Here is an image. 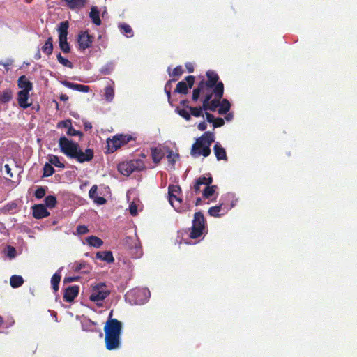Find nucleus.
I'll return each instance as SVG.
<instances>
[{"label": "nucleus", "mask_w": 357, "mask_h": 357, "mask_svg": "<svg viewBox=\"0 0 357 357\" xmlns=\"http://www.w3.org/2000/svg\"><path fill=\"white\" fill-rule=\"evenodd\" d=\"M224 86L219 82L215 86H210L204 80L199 82L198 86L193 90L192 100L197 101L200 94L204 96L203 100V108L204 111H215L220 105V100L222 98Z\"/></svg>", "instance_id": "obj_1"}, {"label": "nucleus", "mask_w": 357, "mask_h": 357, "mask_svg": "<svg viewBox=\"0 0 357 357\" xmlns=\"http://www.w3.org/2000/svg\"><path fill=\"white\" fill-rule=\"evenodd\" d=\"M59 145L62 153L68 158L75 159L80 163L89 162L93 158V149H87L82 151L77 143L69 140L65 137L59 139Z\"/></svg>", "instance_id": "obj_2"}, {"label": "nucleus", "mask_w": 357, "mask_h": 357, "mask_svg": "<svg viewBox=\"0 0 357 357\" xmlns=\"http://www.w3.org/2000/svg\"><path fill=\"white\" fill-rule=\"evenodd\" d=\"M105 333V346L108 350H114L120 347L122 323L116 319L109 318L104 327Z\"/></svg>", "instance_id": "obj_3"}, {"label": "nucleus", "mask_w": 357, "mask_h": 357, "mask_svg": "<svg viewBox=\"0 0 357 357\" xmlns=\"http://www.w3.org/2000/svg\"><path fill=\"white\" fill-rule=\"evenodd\" d=\"M213 141V134L211 132H206L193 144L190 151L192 156L195 158L200 155L204 157L208 156L211 154L210 146Z\"/></svg>", "instance_id": "obj_4"}, {"label": "nucleus", "mask_w": 357, "mask_h": 357, "mask_svg": "<svg viewBox=\"0 0 357 357\" xmlns=\"http://www.w3.org/2000/svg\"><path fill=\"white\" fill-rule=\"evenodd\" d=\"M205 229V220L201 212L195 213L192 220V230L190 234L191 238H197L201 236Z\"/></svg>", "instance_id": "obj_5"}, {"label": "nucleus", "mask_w": 357, "mask_h": 357, "mask_svg": "<svg viewBox=\"0 0 357 357\" xmlns=\"http://www.w3.org/2000/svg\"><path fill=\"white\" fill-rule=\"evenodd\" d=\"M144 168V163L140 160H133L123 162L119 165L118 170L124 176H129L135 171H139Z\"/></svg>", "instance_id": "obj_6"}, {"label": "nucleus", "mask_w": 357, "mask_h": 357, "mask_svg": "<svg viewBox=\"0 0 357 357\" xmlns=\"http://www.w3.org/2000/svg\"><path fill=\"white\" fill-rule=\"evenodd\" d=\"M109 293L110 291L105 283H98L91 286L90 300L93 302L102 301L107 298Z\"/></svg>", "instance_id": "obj_7"}, {"label": "nucleus", "mask_w": 357, "mask_h": 357, "mask_svg": "<svg viewBox=\"0 0 357 357\" xmlns=\"http://www.w3.org/2000/svg\"><path fill=\"white\" fill-rule=\"evenodd\" d=\"M130 296L135 297V304L142 305L149 300L150 296V292L146 289H135L128 294V296Z\"/></svg>", "instance_id": "obj_8"}, {"label": "nucleus", "mask_w": 357, "mask_h": 357, "mask_svg": "<svg viewBox=\"0 0 357 357\" xmlns=\"http://www.w3.org/2000/svg\"><path fill=\"white\" fill-rule=\"evenodd\" d=\"M195 77L192 75L188 76L185 81L178 82L175 89V92L178 93L186 94L188 89H191L193 86Z\"/></svg>", "instance_id": "obj_9"}, {"label": "nucleus", "mask_w": 357, "mask_h": 357, "mask_svg": "<svg viewBox=\"0 0 357 357\" xmlns=\"http://www.w3.org/2000/svg\"><path fill=\"white\" fill-rule=\"evenodd\" d=\"M79 47L82 50L89 48L93 42V38L86 31L82 32L78 37Z\"/></svg>", "instance_id": "obj_10"}, {"label": "nucleus", "mask_w": 357, "mask_h": 357, "mask_svg": "<svg viewBox=\"0 0 357 357\" xmlns=\"http://www.w3.org/2000/svg\"><path fill=\"white\" fill-rule=\"evenodd\" d=\"M29 92L25 91H20L17 93V102L20 107L23 109H26L29 106H31V103L28 102V100L29 98Z\"/></svg>", "instance_id": "obj_11"}, {"label": "nucleus", "mask_w": 357, "mask_h": 357, "mask_svg": "<svg viewBox=\"0 0 357 357\" xmlns=\"http://www.w3.org/2000/svg\"><path fill=\"white\" fill-rule=\"evenodd\" d=\"M78 286H71L67 288L63 294V299L67 302H72L79 293Z\"/></svg>", "instance_id": "obj_12"}, {"label": "nucleus", "mask_w": 357, "mask_h": 357, "mask_svg": "<svg viewBox=\"0 0 357 357\" xmlns=\"http://www.w3.org/2000/svg\"><path fill=\"white\" fill-rule=\"evenodd\" d=\"M49 215L50 213L42 204L36 205L33 207V215L37 219H41L47 217Z\"/></svg>", "instance_id": "obj_13"}, {"label": "nucleus", "mask_w": 357, "mask_h": 357, "mask_svg": "<svg viewBox=\"0 0 357 357\" xmlns=\"http://www.w3.org/2000/svg\"><path fill=\"white\" fill-rule=\"evenodd\" d=\"M98 187L97 185H93L89 192V197L92 199L95 203L98 204H104L106 202V199L104 197L98 196Z\"/></svg>", "instance_id": "obj_14"}, {"label": "nucleus", "mask_w": 357, "mask_h": 357, "mask_svg": "<svg viewBox=\"0 0 357 357\" xmlns=\"http://www.w3.org/2000/svg\"><path fill=\"white\" fill-rule=\"evenodd\" d=\"M17 83L19 88L22 89L21 91H31L32 90L33 86L31 82L24 75L19 77Z\"/></svg>", "instance_id": "obj_15"}, {"label": "nucleus", "mask_w": 357, "mask_h": 357, "mask_svg": "<svg viewBox=\"0 0 357 357\" xmlns=\"http://www.w3.org/2000/svg\"><path fill=\"white\" fill-rule=\"evenodd\" d=\"M213 149L218 160H227L225 149L218 142L215 144Z\"/></svg>", "instance_id": "obj_16"}, {"label": "nucleus", "mask_w": 357, "mask_h": 357, "mask_svg": "<svg viewBox=\"0 0 357 357\" xmlns=\"http://www.w3.org/2000/svg\"><path fill=\"white\" fill-rule=\"evenodd\" d=\"M63 84L70 88V89H74V90H77V91H82V92H88L89 91V87L88 86H86V85H82V84H74V83H72V82H63Z\"/></svg>", "instance_id": "obj_17"}, {"label": "nucleus", "mask_w": 357, "mask_h": 357, "mask_svg": "<svg viewBox=\"0 0 357 357\" xmlns=\"http://www.w3.org/2000/svg\"><path fill=\"white\" fill-rule=\"evenodd\" d=\"M165 153L160 148H151V156L155 163H158L164 157Z\"/></svg>", "instance_id": "obj_18"}, {"label": "nucleus", "mask_w": 357, "mask_h": 357, "mask_svg": "<svg viewBox=\"0 0 357 357\" xmlns=\"http://www.w3.org/2000/svg\"><path fill=\"white\" fill-rule=\"evenodd\" d=\"M70 9L82 8L86 3V0H63Z\"/></svg>", "instance_id": "obj_19"}, {"label": "nucleus", "mask_w": 357, "mask_h": 357, "mask_svg": "<svg viewBox=\"0 0 357 357\" xmlns=\"http://www.w3.org/2000/svg\"><path fill=\"white\" fill-rule=\"evenodd\" d=\"M96 258L109 263L113 262L114 260L112 253L110 251L98 252L96 254Z\"/></svg>", "instance_id": "obj_20"}, {"label": "nucleus", "mask_w": 357, "mask_h": 357, "mask_svg": "<svg viewBox=\"0 0 357 357\" xmlns=\"http://www.w3.org/2000/svg\"><path fill=\"white\" fill-rule=\"evenodd\" d=\"M89 17L96 25H100L101 24L100 13L96 6L91 8Z\"/></svg>", "instance_id": "obj_21"}, {"label": "nucleus", "mask_w": 357, "mask_h": 357, "mask_svg": "<svg viewBox=\"0 0 357 357\" xmlns=\"http://www.w3.org/2000/svg\"><path fill=\"white\" fill-rule=\"evenodd\" d=\"M63 268H60L56 273H54L51 279V284L54 291H57L59 289V284L61 280L60 272Z\"/></svg>", "instance_id": "obj_22"}, {"label": "nucleus", "mask_w": 357, "mask_h": 357, "mask_svg": "<svg viewBox=\"0 0 357 357\" xmlns=\"http://www.w3.org/2000/svg\"><path fill=\"white\" fill-rule=\"evenodd\" d=\"M208 80L205 81L208 85L215 86L218 82V75L213 71H208L206 73Z\"/></svg>", "instance_id": "obj_23"}, {"label": "nucleus", "mask_w": 357, "mask_h": 357, "mask_svg": "<svg viewBox=\"0 0 357 357\" xmlns=\"http://www.w3.org/2000/svg\"><path fill=\"white\" fill-rule=\"evenodd\" d=\"M169 202L176 210L180 211L179 206L181 202V199L178 197V195L169 194Z\"/></svg>", "instance_id": "obj_24"}, {"label": "nucleus", "mask_w": 357, "mask_h": 357, "mask_svg": "<svg viewBox=\"0 0 357 357\" xmlns=\"http://www.w3.org/2000/svg\"><path fill=\"white\" fill-rule=\"evenodd\" d=\"M13 97V93L10 89H6L0 93V102L5 104L8 102Z\"/></svg>", "instance_id": "obj_25"}, {"label": "nucleus", "mask_w": 357, "mask_h": 357, "mask_svg": "<svg viewBox=\"0 0 357 357\" xmlns=\"http://www.w3.org/2000/svg\"><path fill=\"white\" fill-rule=\"evenodd\" d=\"M86 241L90 245L95 248H100L103 243L102 241L100 238L94 236L88 237L86 238Z\"/></svg>", "instance_id": "obj_26"}, {"label": "nucleus", "mask_w": 357, "mask_h": 357, "mask_svg": "<svg viewBox=\"0 0 357 357\" xmlns=\"http://www.w3.org/2000/svg\"><path fill=\"white\" fill-rule=\"evenodd\" d=\"M24 282V280L22 277L20 275H13L10 278V283L12 287L13 288H17L20 287Z\"/></svg>", "instance_id": "obj_27"}, {"label": "nucleus", "mask_w": 357, "mask_h": 357, "mask_svg": "<svg viewBox=\"0 0 357 357\" xmlns=\"http://www.w3.org/2000/svg\"><path fill=\"white\" fill-rule=\"evenodd\" d=\"M43 52L47 55H50L53 50L52 38L50 37L42 47Z\"/></svg>", "instance_id": "obj_28"}, {"label": "nucleus", "mask_w": 357, "mask_h": 357, "mask_svg": "<svg viewBox=\"0 0 357 357\" xmlns=\"http://www.w3.org/2000/svg\"><path fill=\"white\" fill-rule=\"evenodd\" d=\"M220 108L218 113L220 114H226L230 109V103L227 99H223L222 102H220Z\"/></svg>", "instance_id": "obj_29"}, {"label": "nucleus", "mask_w": 357, "mask_h": 357, "mask_svg": "<svg viewBox=\"0 0 357 357\" xmlns=\"http://www.w3.org/2000/svg\"><path fill=\"white\" fill-rule=\"evenodd\" d=\"M48 161L50 164L52 165H54L55 167L64 168V165L62 163L59 157L54 155H48Z\"/></svg>", "instance_id": "obj_30"}, {"label": "nucleus", "mask_w": 357, "mask_h": 357, "mask_svg": "<svg viewBox=\"0 0 357 357\" xmlns=\"http://www.w3.org/2000/svg\"><path fill=\"white\" fill-rule=\"evenodd\" d=\"M69 27V23L68 21L61 22L59 24L58 31L59 35H68V29Z\"/></svg>", "instance_id": "obj_31"}, {"label": "nucleus", "mask_w": 357, "mask_h": 357, "mask_svg": "<svg viewBox=\"0 0 357 357\" xmlns=\"http://www.w3.org/2000/svg\"><path fill=\"white\" fill-rule=\"evenodd\" d=\"M189 111L190 112L191 114L196 117L199 116H204L203 111L204 109L203 108V106L201 107H188Z\"/></svg>", "instance_id": "obj_32"}, {"label": "nucleus", "mask_w": 357, "mask_h": 357, "mask_svg": "<svg viewBox=\"0 0 357 357\" xmlns=\"http://www.w3.org/2000/svg\"><path fill=\"white\" fill-rule=\"evenodd\" d=\"M114 96V89L112 86H108L105 89V98L107 101L111 102Z\"/></svg>", "instance_id": "obj_33"}, {"label": "nucleus", "mask_w": 357, "mask_h": 357, "mask_svg": "<svg viewBox=\"0 0 357 357\" xmlns=\"http://www.w3.org/2000/svg\"><path fill=\"white\" fill-rule=\"evenodd\" d=\"M216 186L215 185H207L204 192H203V196L204 197L208 199L211 197L213 194L215 193Z\"/></svg>", "instance_id": "obj_34"}, {"label": "nucleus", "mask_w": 357, "mask_h": 357, "mask_svg": "<svg viewBox=\"0 0 357 357\" xmlns=\"http://www.w3.org/2000/svg\"><path fill=\"white\" fill-rule=\"evenodd\" d=\"M196 181L198 182V183H200L202 185H209L211 184L213 181V178L211 176H202L199 177Z\"/></svg>", "instance_id": "obj_35"}, {"label": "nucleus", "mask_w": 357, "mask_h": 357, "mask_svg": "<svg viewBox=\"0 0 357 357\" xmlns=\"http://www.w3.org/2000/svg\"><path fill=\"white\" fill-rule=\"evenodd\" d=\"M45 205L49 208H53L55 206L56 203V199L54 196H47L45 199Z\"/></svg>", "instance_id": "obj_36"}, {"label": "nucleus", "mask_w": 357, "mask_h": 357, "mask_svg": "<svg viewBox=\"0 0 357 357\" xmlns=\"http://www.w3.org/2000/svg\"><path fill=\"white\" fill-rule=\"evenodd\" d=\"M221 210H222V205H220V206H215L211 207L208 209V214L211 216L218 217V216H220L219 213L221 211Z\"/></svg>", "instance_id": "obj_37"}, {"label": "nucleus", "mask_w": 357, "mask_h": 357, "mask_svg": "<svg viewBox=\"0 0 357 357\" xmlns=\"http://www.w3.org/2000/svg\"><path fill=\"white\" fill-rule=\"evenodd\" d=\"M43 176H50L52 175L54 172V169L51 164L47 163L43 167Z\"/></svg>", "instance_id": "obj_38"}, {"label": "nucleus", "mask_w": 357, "mask_h": 357, "mask_svg": "<svg viewBox=\"0 0 357 357\" xmlns=\"http://www.w3.org/2000/svg\"><path fill=\"white\" fill-rule=\"evenodd\" d=\"M122 33L127 36H132V29L130 26L128 24H122L120 26Z\"/></svg>", "instance_id": "obj_39"}, {"label": "nucleus", "mask_w": 357, "mask_h": 357, "mask_svg": "<svg viewBox=\"0 0 357 357\" xmlns=\"http://www.w3.org/2000/svg\"><path fill=\"white\" fill-rule=\"evenodd\" d=\"M57 59L60 63L63 65L64 66L69 67L70 68H73V65L70 61H69L67 59H65L61 56V54L59 53L56 56Z\"/></svg>", "instance_id": "obj_40"}, {"label": "nucleus", "mask_w": 357, "mask_h": 357, "mask_svg": "<svg viewBox=\"0 0 357 357\" xmlns=\"http://www.w3.org/2000/svg\"><path fill=\"white\" fill-rule=\"evenodd\" d=\"M126 143L125 137L122 135L119 137H114L113 139V144L116 148L120 147L121 144Z\"/></svg>", "instance_id": "obj_41"}, {"label": "nucleus", "mask_w": 357, "mask_h": 357, "mask_svg": "<svg viewBox=\"0 0 357 357\" xmlns=\"http://www.w3.org/2000/svg\"><path fill=\"white\" fill-rule=\"evenodd\" d=\"M178 158V154L174 153L172 151H169V153L167 155V159L169 163H171L172 165L175 163V162Z\"/></svg>", "instance_id": "obj_42"}, {"label": "nucleus", "mask_w": 357, "mask_h": 357, "mask_svg": "<svg viewBox=\"0 0 357 357\" xmlns=\"http://www.w3.org/2000/svg\"><path fill=\"white\" fill-rule=\"evenodd\" d=\"M177 112L180 116H181L186 120L188 121L190 119V114L188 110L185 109H177Z\"/></svg>", "instance_id": "obj_43"}, {"label": "nucleus", "mask_w": 357, "mask_h": 357, "mask_svg": "<svg viewBox=\"0 0 357 357\" xmlns=\"http://www.w3.org/2000/svg\"><path fill=\"white\" fill-rule=\"evenodd\" d=\"M86 265V264L84 262H76L73 265V269L75 271H79L82 269L84 268Z\"/></svg>", "instance_id": "obj_44"}, {"label": "nucleus", "mask_w": 357, "mask_h": 357, "mask_svg": "<svg viewBox=\"0 0 357 357\" xmlns=\"http://www.w3.org/2000/svg\"><path fill=\"white\" fill-rule=\"evenodd\" d=\"M89 232V229L84 225H79L77 227V233L79 235L85 234Z\"/></svg>", "instance_id": "obj_45"}, {"label": "nucleus", "mask_w": 357, "mask_h": 357, "mask_svg": "<svg viewBox=\"0 0 357 357\" xmlns=\"http://www.w3.org/2000/svg\"><path fill=\"white\" fill-rule=\"evenodd\" d=\"M72 124L70 120H66L62 121L58 123L57 127L58 128H68V127H70V125Z\"/></svg>", "instance_id": "obj_46"}, {"label": "nucleus", "mask_w": 357, "mask_h": 357, "mask_svg": "<svg viewBox=\"0 0 357 357\" xmlns=\"http://www.w3.org/2000/svg\"><path fill=\"white\" fill-rule=\"evenodd\" d=\"M181 191V188L177 185H172L169 187V194L178 195Z\"/></svg>", "instance_id": "obj_47"}, {"label": "nucleus", "mask_w": 357, "mask_h": 357, "mask_svg": "<svg viewBox=\"0 0 357 357\" xmlns=\"http://www.w3.org/2000/svg\"><path fill=\"white\" fill-rule=\"evenodd\" d=\"M45 190L43 188L40 187V188H38L36 191L35 192V196L37 197V198H42L45 196Z\"/></svg>", "instance_id": "obj_48"}, {"label": "nucleus", "mask_w": 357, "mask_h": 357, "mask_svg": "<svg viewBox=\"0 0 357 357\" xmlns=\"http://www.w3.org/2000/svg\"><path fill=\"white\" fill-rule=\"evenodd\" d=\"M67 134L70 136H76L77 135H82V133L79 131L75 130L72 127V124L70 125V127H68Z\"/></svg>", "instance_id": "obj_49"}, {"label": "nucleus", "mask_w": 357, "mask_h": 357, "mask_svg": "<svg viewBox=\"0 0 357 357\" xmlns=\"http://www.w3.org/2000/svg\"><path fill=\"white\" fill-rule=\"evenodd\" d=\"M182 73H183L182 68L180 66H178L173 70V71L170 74V75L173 76V77H177V76H180Z\"/></svg>", "instance_id": "obj_50"}, {"label": "nucleus", "mask_w": 357, "mask_h": 357, "mask_svg": "<svg viewBox=\"0 0 357 357\" xmlns=\"http://www.w3.org/2000/svg\"><path fill=\"white\" fill-rule=\"evenodd\" d=\"M130 213L132 215H136L137 214V205L132 202L129 207Z\"/></svg>", "instance_id": "obj_51"}, {"label": "nucleus", "mask_w": 357, "mask_h": 357, "mask_svg": "<svg viewBox=\"0 0 357 357\" xmlns=\"http://www.w3.org/2000/svg\"><path fill=\"white\" fill-rule=\"evenodd\" d=\"M224 123H225V121L222 118H218V119H215V121L213 124L214 128H218V127H220V126H223Z\"/></svg>", "instance_id": "obj_52"}, {"label": "nucleus", "mask_w": 357, "mask_h": 357, "mask_svg": "<svg viewBox=\"0 0 357 357\" xmlns=\"http://www.w3.org/2000/svg\"><path fill=\"white\" fill-rule=\"evenodd\" d=\"M59 47L64 53H68L70 52V46H69L68 42L59 43Z\"/></svg>", "instance_id": "obj_53"}, {"label": "nucleus", "mask_w": 357, "mask_h": 357, "mask_svg": "<svg viewBox=\"0 0 357 357\" xmlns=\"http://www.w3.org/2000/svg\"><path fill=\"white\" fill-rule=\"evenodd\" d=\"M205 114H206V120H207L209 123H213V122H214V121H215V117H214V116H213V114H210V113L207 112L206 111V112H205Z\"/></svg>", "instance_id": "obj_54"}, {"label": "nucleus", "mask_w": 357, "mask_h": 357, "mask_svg": "<svg viewBox=\"0 0 357 357\" xmlns=\"http://www.w3.org/2000/svg\"><path fill=\"white\" fill-rule=\"evenodd\" d=\"M13 60H8L6 63L0 61V66H4L6 70L8 71L9 70L8 66H11L13 64Z\"/></svg>", "instance_id": "obj_55"}, {"label": "nucleus", "mask_w": 357, "mask_h": 357, "mask_svg": "<svg viewBox=\"0 0 357 357\" xmlns=\"http://www.w3.org/2000/svg\"><path fill=\"white\" fill-rule=\"evenodd\" d=\"M79 279L78 277H67L64 278V282L69 283L74 281H76Z\"/></svg>", "instance_id": "obj_56"}, {"label": "nucleus", "mask_w": 357, "mask_h": 357, "mask_svg": "<svg viewBox=\"0 0 357 357\" xmlns=\"http://www.w3.org/2000/svg\"><path fill=\"white\" fill-rule=\"evenodd\" d=\"M207 125L206 122L203 121L199 123L197 128L199 130L204 131L206 129Z\"/></svg>", "instance_id": "obj_57"}, {"label": "nucleus", "mask_w": 357, "mask_h": 357, "mask_svg": "<svg viewBox=\"0 0 357 357\" xmlns=\"http://www.w3.org/2000/svg\"><path fill=\"white\" fill-rule=\"evenodd\" d=\"M59 43H67V35H59Z\"/></svg>", "instance_id": "obj_58"}, {"label": "nucleus", "mask_w": 357, "mask_h": 357, "mask_svg": "<svg viewBox=\"0 0 357 357\" xmlns=\"http://www.w3.org/2000/svg\"><path fill=\"white\" fill-rule=\"evenodd\" d=\"M200 187H201V184L198 183V182L196 181L193 186V189H194L195 193H198L200 191Z\"/></svg>", "instance_id": "obj_59"}, {"label": "nucleus", "mask_w": 357, "mask_h": 357, "mask_svg": "<svg viewBox=\"0 0 357 357\" xmlns=\"http://www.w3.org/2000/svg\"><path fill=\"white\" fill-rule=\"evenodd\" d=\"M15 249L13 248H9V250H8V256L10 257H15Z\"/></svg>", "instance_id": "obj_60"}, {"label": "nucleus", "mask_w": 357, "mask_h": 357, "mask_svg": "<svg viewBox=\"0 0 357 357\" xmlns=\"http://www.w3.org/2000/svg\"><path fill=\"white\" fill-rule=\"evenodd\" d=\"M84 129H85L86 130H90V129H91V128H92V125H91V123L90 122H88V121H85V122L84 123Z\"/></svg>", "instance_id": "obj_61"}, {"label": "nucleus", "mask_w": 357, "mask_h": 357, "mask_svg": "<svg viewBox=\"0 0 357 357\" xmlns=\"http://www.w3.org/2000/svg\"><path fill=\"white\" fill-rule=\"evenodd\" d=\"M4 168L6 169V172L7 173L8 175H9L10 177L13 176V174L11 173V169L10 168L9 165H6L4 166Z\"/></svg>", "instance_id": "obj_62"}, {"label": "nucleus", "mask_w": 357, "mask_h": 357, "mask_svg": "<svg viewBox=\"0 0 357 357\" xmlns=\"http://www.w3.org/2000/svg\"><path fill=\"white\" fill-rule=\"evenodd\" d=\"M36 59H40L41 58L40 52L38 50L34 56Z\"/></svg>", "instance_id": "obj_63"}, {"label": "nucleus", "mask_w": 357, "mask_h": 357, "mask_svg": "<svg viewBox=\"0 0 357 357\" xmlns=\"http://www.w3.org/2000/svg\"><path fill=\"white\" fill-rule=\"evenodd\" d=\"M68 96H67L66 95H62V96H61V99L62 100H68Z\"/></svg>", "instance_id": "obj_64"}]
</instances>
